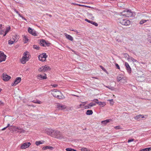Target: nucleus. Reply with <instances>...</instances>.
I'll return each instance as SVG.
<instances>
[{
  "label": "nucleus",
  "instance_id": "f257e3e1",
  "mask_svg": "<svg viewBox=\"0 0 151 151\" xmlns=\"http://www.w3.org/2000/svg\"><path fill=\"white\" fill-rule=\"evenodd\" d=\"M46 133L48 135L56 139H60L64 137L62 133L58 130L47 129L46 130Z\"/></svg>",
  "mask_w": 151,
  "mask_h": 151
},
{
  "label": "nucleus",
  "instance_id": "f03ea898",
  "mask_svg": "<svg viewBox=\"0 0 151 151\" xmlns=\"http://www.w3.org/2000/svg\"><path fill=\"white\" fill-rule=\"evenodd\" d=\"M52 95L55 97L59 99H62L64 98V96L62 93L59 90L54 89L51 91Z\"/></svg>",
  "mask_w": 151,
  "mask_h": 151
},
{
  "label": "nucleus",
  "instance_id": "7ed1b4c3",
  "mask_svg": "<svg viewBox=\"0 0 151 151\" xmlns=\"http://www.w3.org/2000/svg\"><path fill=\"white\" fill-rule=\"evenodd\" d=\"M30 55L29 53L26 51L24 53L22 58L20 59V62L22 64H24L28 61L30 59Z\"/></svg>",
  "mask_w": 151,
  "mask_h": 151
},
{
  "label": "nucleus",
  "instance_id": "20e7f679",
  "mask_svg": "<svg viewBox=\"0 0 151 151\" xmlns=\"http://www.w3.org/2000/svg\"><path fill=\"white\" fill-rule=\"evenodd\" d=\"M117 22L122 25L126 26L129 25L131 23V22L129 20L122 18H119L117 20Z\"/></svg>",
  "mask_w": 151,
  "mask_h": 151
},
{
  "label": "nucleus",
  "instance_id": "39448f33",
  "mask_svg": "<svg viewBox=\"0 0 151 151\" xmlns=\"http://www.w3.org/2000/svg\"><path fill=\"white\" fill-rule=\"evenodd\" d=\"M47 55L45 53H43L40 55L39 56V59L41 61H45L46 60Z\"/></svg>",
  "mask_w": 151,
  "mask_h": 151
},
{
  "label": "nucleus",
  "instance_id": "423d86ee",
  "mask_svg": "<svg viewBox=\"0 0 151 151\" xmlns=\"http://www.w3.org/2000/svg\"><path fill=\"white\" fill-rule=\"evenodd\" d=\"M31 145L30 142H25L20 145V148L21 149H25L29 147Z\"/></svg>",
  "mask_w": 151,
  "mask_h": 151
},
{
  "label": "nucleus",
  "instance_id": "0eeeda50",
  "mask_svg": "<svg viewBox=\"0 0 151 151\" xmlns=\"http://www.w3.org/2000/svg\"><path fill=\"white\" fill-rule=\"evenodd\" d=\"M124 15L127 17H131L132 16L133 14L131 10H126L123 12Z\"/></svg>",
  "mask_w": 151,
  "mask_h": 151
},
{
  "label": "nucleus",
  "instance_id": "6e6552de",
  "mask_svg": "<svg viewBox=\"0 0 151 151\" xmlns=\"http://www.w3.org/2000/svg\"><path fill=\"white\" fill-rule=\"evenodd\" d=\"M6 56L5 55L4 53L0 51V62L5 61L6 60Z\"/></svg>",
  "mask_w": 151,
  "mask_h": 151
},
{
  "label": "nucleus",
  "instance_id": "1a4fd4ad",
  "mask_svg": "<svg viewBox=\"0 0 151 151\" xmlns=\"http://www.w3.org/2000/svg\"><path fill=\"white\" fill-rule=\"evenodd\" d=\"M46 74L44 73L43 75L38 74L37 76V78L39 80H44L47 79V77Z\"/></svg>",
  "mask_w": 151,
  "mask_h": 151
},
{
  "label": "nucleus",
  "instance_id": "9d476101",
  "mask_svg": "<svg viewBox=\"0 0 151 151\" xmlns=\"http://www.w3.org/2000/svg\"><path fill=\"white\" fill-rule=\"evenodd\" d=\"M57 108L59 110H63L66 108V106L60 103H58L56 105Z\"/></svg>",
  "mask_w": 151,
  "mask_h": 151
},
{
  "label": "nucleus",
  "instance_id": "9b49d317",
  "mask_svg": "<svg viewBox=\"0 0 151 151\" xmlns=\"http://www.w3.org/2000/svg\"><path fill=\"white\" fill-rule=\"evenodd\" d=\"M11 77L7 75L5 73H4L3 74V79L4 81H7Z\"/></svg>",
  "mask_w": 151,
  "mask_h": 151
},
{
  "label": "nucleus",
  "instance_id": "f8f14e48",
  "mask_svg": "<svg viewBox=\"0 0 151 151\" xmlns=\"http://www.w3.org/2000/svg\"><path fill=\"white\" fill-rule=\"evenodd\" d=\"M21 80V78L18 77L16 78L14 82L12 84V86H15L17 84L19 83Z\"/></svg>",
  "mask_w": 151,
  "mask_h": 151
},
{
  "label": "nucleus",
  "instance_id": "ddd939ff",
  "mask_svg": "<svg viewBox=\"0 0 151 151\" xmlns=\"http://www.w3.org/2000/svg\"><path fill=\"white\" fill-rule=\"evenodd\" d=\"M28 32H29V33H30L31 34L35 36H37V33L33 29H32L30 27H29L28 28Z\"/></svg>",
  "mask_w": 151,
  "mask_h": 151
},
{
  "label": "nucleus",
  "instance_id": "4468645a",
  "mask_svg": "<svg viewBox=\"0 0 151 151\" xmlns=\"http://www.w3.org/2000/svg\"><path fill=\"white\" fill-rule=\"evenodd\" d=\"M48 44L49 43L45 40H42L40 41V45L42 46H46L48 45Z\"/></svg>",
  "mask_w": 151,
  "mask_h": 151
},
{
  "label": "nucleus",
  "instance_id": "2eb2a0df",
  "mask_svg": "<svg viewBox=\"0 0 151 151\" xmlns=\"http://www.w3.org/2000/svg\"><path fill=\"white\" fill-rule=\"evenodd\" d=\"M125 65L127 68V71L129 73H130L131 72V69L129 65V64L127 63L126 62L125 63Z\"/></svg>",
  "mask_w": 151,
  "mask_h": 151
},
{
  "label": "nucleus",
  "instance_id": "dca6fc26",
  "mask_svg": "<svg viewBox=\"0 0 151 151\" xmlns=\"http://www.w3.org/2000/svg\"><path fill=\"white\" fill-rule=\"evenodd\" d=\"M65 36L66 37V38L71 41H73V38L72 36L69 35H68L66 33L64 34Z\"/></svg>",
  "mask_w": 151,
  "mask_h": 151
},
{
  "label": "nucleus",
  "instance_id": "f3484780",
  "mask_svg": "<svg viewBox=\"0 0 151 151\" xmlns=\"http://www.w3.org/2000/svg\"><path fill=\"white\" fill-rule=\"evenodd\" d=\"M85 20L86 21V22H87L89 23H90L94 25H95V26H98V24L96 23L95 22H94L93 21H90L87 19H85Z\"/></svg>",
  "mask_w": 151,
  "mask_h": 151
},
{
  "label": "nucleus",
  "instance_id": "a211bd4d",
  "mask_svg": "<svg viewBox=\"0 0 151 151\" xmlns=\"http://www.w3.org/2000/svg\"><path fill=\"white\" fill-rule=\"evenodd\" d=\"M96 103L98 104L101 107H103L106 105V103L104 102H96Z\"/></svg>",
  "mask_w": 151,
  "mask_h": 151
},
{
  "label": "nucleus",
  "instance_id": "6ab92c4d",
  "mask_svg": "<svg viewBox=\"0 0 151 151\" xmlns=\"http://www.w3.org/2000/svg\"><path fill=\"white\" fill-rule=\"evenodd\" d=\"M25 132V130H24V129H23L22 128L20 127H17V132L20 133H24Z\"/></svg>",
  "mask_w": 151,
  "mask_h": 151
},
{
  "label": "nucleus",
  "instance_id": "aec40b11",
  "mask_svg": "<svg viewBox=\"0 0 151 151\" xmlns=\"http://www.w3.org/2000/svg\"><path fill=\"white\" fill-rule=\"evenodd\" d=\"M4 27L1 24H0V34L3 35L4 33Z\"/></svg>",
  "mask_w": 151,
  "mask_h": 151
},
{
  "label": "nucleus",
  "instance_id": "412c9836",
  "mask_svg": "<svg viewBox=\"0 0 151 151\" xmlns=\"http://www.w3.org/2000/svg\"><path fill=\"white\" fill-rule=\"evenodd\" d=\"M22 36L23 38V40L24 43H27L29 40V39L25 35H23Z\"/></svg>",
  "mask_w": 151,
  "mask_h": 151
},
{
  "label": "nucleus",
  "instance_id": "4be33fe9",
  "mask_svg": "<svg viewBox=\"0 0 151 151\" xmlns=\"http://www.w3.org/2000/svg\"><path fill=\"white\" fill-rule=\"evenodd\" d=\"M43 67L44 72L50 70V67L47 65H46Z\"/></svg>",
  "mask_w": 151,
  "mask_h": 151
},
{
  "label": "nucleus",
  "instance_id": "5701e85b",
  "mask_svg": "<svg viewBox=\"0 0 151 151\" xmlns=\"http://www.w3.org/2000/svg\"><path fill=\"white\" fill-rule=\"evenodd\" d=\"M54 148L52 146H46L45 147H43L42 149L44 150H46V149H50V150H52Z\"/></svg>",
  "mask_w": 151,
  "mask_h": 151
},
{
  "label": "nucleus",
  "instance_id": "b1692460",
  "mask_svg": "<svg viewBox=\"0 0 151 151\" xmlns=\"http://www.w3.org/2000/svg\"><path fill=\"white\" fill-rule=\"evenodd\" d=\"M11 27L10 26H9L8 27H7L6 28V29L5 32V34L4 35V36H5L6 34L11 30Z\"/></svg>",
  "mask_w": 151,
  "mask_h": 151
},
{
  "label": "nucleus",
  "instance_id": "393cba45",
  "mask_svg": "<svg viewBox=\"0 0 151 151\" xmlns=\"http://www.w3.org/2000/svg\"><path fill=\"white\" fill-rule=\"evenodd\" d=\"M124 77L122 75H119L117 76V81L118 82H119L121 81Z\"/></svg>",
  "mask_w": 151,
  "mask_h": 151
},
{
  "label": "nucleus",
  "instance_id": "a878e982",
  "mask_svg": "<svg viewBox=\"0 0 151 151\" xmlns=\"http://www.w3.org/2000/svg\"><path fill=\"white\" fill-rule=\"evenodd\" d=\"M112 121V120L111 119H108L106 120L102 121L101 122L102 123L106 124L107 123L109 122H110Z\"/></svg>",
  "mask_w": 151,
  "mask_h": 151
},
{
  "label": "nucleus",
  "instance_id": "bb28decb",
  "mask_svg": "<svg viewBox=\"0 0 151 151\" xmlns=\"http://www.w3.org/2000/svg\"><path fill=\"white\" fill-rule=\"evenodd\" d=\"M32 102L35 104H41L42 103V101L37 100H33Z\"/></svg>",
  "mask_w": 151,
  "mask_h": 151
},
{
  "label": "nucleus",
  "instance_id": "cd10ccee",
  "mask_svg": "<svg viewBox=\"0 0 151 151\" xmlns=\"http://www.w3.org/2000/svg\"><path fill=\"white\" fill-rule=\"evenodd\" d=\"M93 112L92 110H87L86 112V114L87 115H90L93 114Z\"/></svg>",
  "mask_w": 151,
  "mask_h": 151
},
{
  "label": "nucleus",
  "instance_id": "c85d7f7f",
  "mask_svg": "<svg viewBox=\"0 0 151 151\" xmlns=\"http://www.w3.org/2000/svg\"><path fill=\"white\" fill-rule=\"evenodd\" d=\"M12 39L14 41V42H16L17 41L18 39V37L17 35H15L14 36H13L12 37Z\"/></svg>",
  "mask_w": 151,
  "mask_h": 151
},
{
  "label": "nucleus",
  "instance_id": "c756f323",
  "mask_svg": "<svg viewBox=\"0 0 151 151\" xmlns=\"http://www.w3.org/2000/svg\"><path fill=\"white\" fill-rule=\"evenodd\" d=\"M142 116L143 115L141 114H140L139 115H137L134 117V119L136 120H137L139 118L141 117L142 118H143L144 116Z\"/></svg>",
  "mask_w": 151,
  "mask_h": 151
},
{
  "label": "nucleus",
  "instance_id": "7c9ffc66",
  "mask_svg": "<svg viewBox=\"0 0 151 151\" xmlns=\"http://www.w3.org/2000/svg\"><path fill=\"white\" fill-rule=\"evenodd\" d=\"M122 83H124L127 82V78L126 77H124L122 80L120 81Z\"/></svg>",
  "mask_w": 151,
  "mask_h": 151
},
{
  "label": "nucleus",
  "instance_id": "2f4dec72",
  "mask_svg": "<svg viewBox=\"0 0 151 151\" xmlns=\"http://www.w3.org/2000/svg\"><path fill=\"white\" fill-rule=\"evenodd\" d=\"M104 86L108 88L109 89L111 90V91H114V87H112V86Z\"/></svg>",
  "mask_w": 151,
  "mask_h": 151
},
{
  "label": "nucleus",
  "instance_id": "473e14b6",
  "mask_svg": "<svg viewBox=\"0 0 151 151\" xmlns=\"http://www.w3.org/2000/svg\"><path fill=\"white\" fill-rule=\"evenodd\" d=\"M151 150V147L146 148L141 150V151H149Z\"/></svg>",
  "mask_w": 151,
  "mask_h": 151
},
{
  "label": "nucleus",
  "instance_id": "72a5a7b5",
  "mask_svg": "<svg viewBox=\"0 0 151 151\" xmlns=\"http://www.w3.org/2000/svg\"><path fill=\"white\" fill-rule=\"evenodd\" d=\"M128 59L129 60H132L133 62H136L137 61V60L134 59L132 57H129L128 58Z\"/></svg>",
  "mask_w": 151,
  "mask_h": 151
},
{
  "label": "nucleus",
  "instance_id": "f704fd0d",
  "mask_svg": "<svg viewBox=\"0 0 151 151\" xmlns=\"http://www.w3.org/2000/svg\"><path fill=\"white\" fill-rule=\"evenodd\" d=\"M14 11H15V12H16L17 14H18V15H19V16L20 17H22V19H24V20H26V19H25L24 18V17H22V16H21V15H20V14L19 13V12H18V11H17L16 9H14Z\"/></svg>",
  "mask_w": 151,
  "mask_h": 151
},
{
  "label": "nucleus",
  "instance_id": "c9c22d12",
  "mask_svg": "<svg viewBox=\"0 0 151 151\" xmlns=\"http://www.w3.org/2000/svg\"><path fill=\"white\" fill-rule=\"evenodd\" d=\"M108 101H110V104L112 106L114 104V102L112 99L111 100H109Z\"/></svg>",
  "mask_w": 151,
  "mask_h": 151
},
{
  "label": "nucleus",
  "instance_id": "e433bc0d",
  "mask_svg": "<svg viewBox=\"0 0 151 151\" xmlns=\"http://www.w3.org/2000/svg\"><path fill=\"white\" fill-rule=\"evenodd\" d=\"M66 151H76V150L71 149V148H67L66 149Z\"/></svg>",
  "mask_w": 151,
  "mask_h": 151
},
{
  "label": "nucleus",
  "instance_id": "4c0bfd02",
  "mask_svg": "<svg viewBox=\"0 0 151 151\" xmlns=\"http://www.w3.org/2000/svg\"><path fill=\"white\" fill-rule=\"evenodd\" d=\"M42 144V143L40 141H36L35 142V144L37 146L39 145L40 144Z\"/></svg>",
  "mask_w": 151,
  "mask_h": 151
},
{
  "label": "nucleus",
  "instance_id": "58836bf2",
  "mask_svg": "<svg viewBox=\"0 0 151 151\" xmlns=\"http://www.w3.org/2000/svg\"><path fill=\"white\" fill-rule=\"evenodd\" d=\"M147 20H142L139 22V24H142L144 23H145Z\"/></svg>",
  "mask_w": 151,
  "mask_h": 151
},
{
  "label": "nucleus",
  "instance_id": "ea45409f",
  "mask_svg": "<svg viewBox=\"0 0 151 151\" xmlns=\"http://www.w3.org/2000/svg\"><path fill=\"white\" fill-rule=\"evenodd\" d=\"M33 47L34 49H35L37 50H39L40 48L38 46L35 45L33 46Z\"/></svg>",
  "mask_w": 151,
  "mask_h": 151
},
{
  "label": "nucleus",
  "instance_id": "a19ab883",
  "mask_svg": "<svg viewBox=\"0 0 151 151\" xmlns=\"http://www.w3.org/2000/svg\"><path fill=\"white\" fill-rule=\"evenodd\" d=\"M43 67L42 66L40 68L38 69V71L40 72H44Z\"/></svg>",
  "mask_w": 151,
  "mask_h": 151
},
{
  "label": "nucleus",
  "instance_id": "79ce46f5",
  "mask_svg": "<svg viewBox=\"0 0 151 151\" xmlns=\"http://www.w3.org/2000/svg\"><path fill=\"white\" fill-rule=\"evenodd\" d=\"M12 130L13 131H16L17 132V127H15L14 126H13V129Z\"/></svg>",
  "mask_w": 151,
  "mask_h": 151
},
{
  "label": "nucleus",
  "instance_id": "37998d69",
  "mask_svg": "<svg viewBox=\"0 0 151 151\" xmlns=\"http://www.w3.org/2000/svg\"><path fill=\"white\" fill-rule=\"evenodd\" d=\"M81 151H89L88 149L86 148H82L81 149Z\"/></svg>",
  "mask_w": 151,
  "mask_h": 151
},
{
  "label": "nucleus",
  "instance_id": "c03bdc74",
  "mask_svg": "<svg viewBox=\"0 0 151 151\" xmlns=\"http://www.w3.org/2000/svg\"><path fill=\"white\" fill-rule=\"evenodd\" d=\"M91 108V107L90 106V104H89L85 106V109H90Z\"/></svg>",
  "mask_w": 151,
  "mask_h": 151
},
{
  "label": "nucleus",
  "instance_id": "a18cd8bd",
  "mask_svg": "<svg viewBox=\"0 0 151 151\" xmlns=\"http://www.w3.org/2000/svg\"><path fill=\"white\" fill-rule=\"evenodd\" d=\"M88 16L91 17V19L92 20H93L94 19V17L92 16V15L91 14H88Z\"/></svg>",
  "mask_w": 151,
  "mask_h": 151
},
{
  "label": "nucleus",
  "instance_id": "49530a36",
  "mask_svg": "<svg viewBox=\"0 0 151 151\" xmlns=\"http://www.w3.org/2000/svg\"><path fill=\"white\" fill-rule=\"evenodd\" d=\"M14 41H12L11 40H9V44L12 45L13 44L14 42H15Z\"/></svg>",
  "mask_w": 151,
  "mask_h": 151
},
{
  "label": "nucleus",
  "instance_id": "de8ad7c7",
  "mask_svg": "<svg viewBox=\"0 0 151 151\" xmlns=\"http://www.w3.org/2000/svg\"><path fill=\"white\" fill-rule=\"evenodd\" d=\"M90 104V106L91 107H92L93 106H95L96 105V104H95L91 102L89 104Z\"/></svg>",
  "mask_w": 151,
  "mask_h": 151
},
{
  "label": "nucleus",
  "instance_id": "09e8293b",
  "mask_svg": "<svg viewBox=\"0 0 151 151\" xmlns=\"http://www.w3.org/2000/svg\"><path fill=\"white\" fill-rule=\"evenodd\" d=\"M51 86L54 87H56L58 86V85L57 84H52L51 85Z\"/></svg>",
  "mask_w": 151,
  "mask_h": 151
},
{
  "label": "nucleus",
  "instance_id": "8fccbe9b",
  "mask_svg": "<svg viewBox=\"0 0 151 151\" xmlns=\"http://www.w3.org/2000/svg\"><path fill=\"white\" fill-rule=\"evenodd\" d=\"M100 67L104 71H106V70L101 65H100Z\"/></svg>",
  "mask_w": 151,
  "mask_h": 151
},
{
  "label": "nucleus",
  "instance_id": "3c124183",
  "mask_svg": "<svg viewBox=\"0 0 151 151\" xmlns=\"http://www.w3.org/2000/svg\"><path fill=\"white\" fill-rule=\"evenodd\" d=\"M115 65L116 66V67H117V68L119 69H120V68L119 67V65H118V64L117 63H116L115 64Z\"/></svg>",
  "mask_w": 151,
  "mask_h": 151
},
{
  "label": "nucleus",
  "instance_id": "603ef678",
  "mask_svg": "<svg viewBox=\"0 0 151 151\" xmlns=\"http://www.w3.org/2000/svg\"><path fill=\"white\" fill-rule=\"evenodd\" d=\"M4 103L1 101H0V105L4 106Z\"/></svg>",
  "mask_w": 151,
  "mask_h": 151
},
{
  "label": "nucleus",
  "instance_id": "864d4df0",
  "mask_svg": "<svg viewBox=\"0 0 151 151\" xmlns=\"http://www.w3.org/2000/svg\"><path fill=\"white\" fill-rule=\"evenodd\" d=\"M114 128L116 129H120V127L119 126H117L114 127Z\"/></svg>",
  "mask_w": 151,
  "mask_h": 151
},
{
  "label": "nucleus",
  "instance_id": "5fc2aeb1",
  "mask_svg": "<svg viewBox=\"0 0 151 151\" xmlns=\"http://www.w3.org/2000/svg\"><path fill=\"white\" fill-rule=\"evenodd\" d=\"M134 139H129L128 140V142L129 143V142H133L134 141Z\"/></svg>",
  "mask_w": 151,
  "mask_h": 151
},
{
  "label": "nucleus",
  "instance_id": "6e6d98bb",
  "mask_svg": "<svg viewBox=\"0 0 151 151\" xmlns=\"http://www.w3.org/2000/svg\"><path fill=\"white\" fill-rule=\"evenodd\" d=\"M86 104L87 102H82V106H84Z\"/></svg>",
  "mask_w": 151,
  "mask_h": 151
},
{
  "label": "nucleus",
  "instance_id": "4d7b16f0",
  "mask_svg": "<svg viewBox=\"0 0 151 151\" xmlns=\"http://www.w3.org/2000/svg\"><path fill=\"white\" fill-rule=\"evenodd\" d=\"M93 101L95 102L96 103V102H99L98 100L97 99H95L94 100H93Z\"/></svg>",
  "mask_w": 151,
  "mask_h": 151
},
{
  "label": "nucleus",
  "instance_id": "13d9d810",
  "mask_svg": "<svg viewBox=\"0 0 151 151\" xmlns=\"http://www.w3.org/2000/svg\"><path fill=\"white\" fill-rule=\"evenodd\" d=\"M6 128H7V127H4V128L2 129L1 130L2 131L4 130H5L6 129Z\"/></svg>",
  "mask_w": 151,
  "mask_h": 151
},
{
  "label": "nucleus",
  "instance_id": "bf43d9fd",
  "mask_svg": "<svg viewBox=\"0 0 151 151\" xmlns=\"http://www.w3.org/2000/svg\"><path fill=\"white\" fill-rule=\"evenodd\" d=\"M9 125H10V124H7V127H7V128L8 127H9Z\"/></svg>",
  "mask_w": 151,
  "mask_h": 151
},
{
  "label": "nucleus",
  "instance_id": "052dcab7",
  "mask_svg": "<svg viewBox=\"0 0 151 151\" xmlns=\"http://www.w3.org/2000/svg\"><path fill=\"white\" fill-rule=\"evenodd\" d=\"M2 89L0 88V92L2 91Z\"/></svg>",
  "mask_w": 151,
  "mask_h": 151
},
{
  "label": "nucleus",
  "instance_id": "680f3d73",
  "mask_svg": "<svg viewBox=\"0 0 151 151\" xmlns=\"http://www.w3.org/2000/svg\"><path fill=\"white\" fill-rule=\"evenodd\" d=\"M76 5H77L80 6H81V5L80 4H76Z\"/></svg>",
  "mask_w": 151,
  "mask_h": 151
},
{
  "label": "nucleus",
  "instance_id": "e2e57ef3",
  "mask_svg": "<svg viewBox=\"0 0 151 151\" xmlns=\"http://www.w3.org/2000/svg\"><path fill=\"white\" fill-rule=\"evenodd\" d=\"M82 104H80L79 106H82Z\"/></svg>",
  "mask_w": 151,
  "mask_h": 151
},
{
  "label": "nucleus",
  "instance_id": "0e129e2a",
  "mask_svg": "<svg viewBox=\"0 0 151 151\" xmlns=\"http://www.w3.org/2000/svg\"><path fill=\"white\" fill-rule=\"evenodd\" d=\"M68 47V48H70V47Z\"/></svg>",
  "mask_w": 151,
  "mask_h": 151
}]
</instances>
